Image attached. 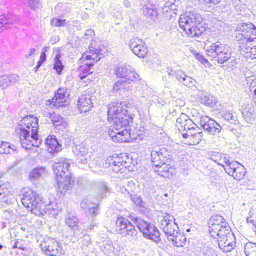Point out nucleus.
I'll use <instances>...</instances> for the list:
<instances>
[{"mask_svg":"<svg viewBox=\"0 0 256 256\" xmlns=\"http://www.w3.org/2000/svg\"><path fill=\"white\" fill-rule=\"evenodd\" d=\"M51 24L56 27L64 26L66 24V20L65 19L53 18L51 20Z\"/></svg>","mask_w":256,"mask_h":256,"instance_id":"nucleus-54","label":"nucleus"},{"mask_svg":"<svg viewBox=\"0 0 256 256\" xmlns=\"http://www.w3.org/2000/svg\"><path fill=\"white\" fill-rule=\"evenodd\" d=\"M126 110H124L122 106V104L118 102H114L110 105L108 110V120H113L116 116L124 117Z\"/></svg>","mask_w":256,"mask_h":256,"instance_id":"nucleus-23","label":"nucleus"},{"mask_svg":"<svg viewBox=\"0 0 256 256\" xmlns=\"http://www.w3.org/2000/svg\"><path fill=\"white\" fill-rule=\"evenodd\" d=\"M46 212L48 213V214H52L53 216L57 215L58 214V211L57 210L52 207V205L48 206L46 208Z\"/></svg>","mask_w":256,"mask_h":256,"instance_id":"nucleus-59","label":"nucleus"},{"mask_svg":"<svg viewBox=\"0 0 256 256\" xmlns=\"http://www.w3.org/2000/svg\"><path fill=\"white\" fill-rule=\"evenodd\" d=\"M240 48L241 54L246 58H256V41L240 40Z\"/></svg>","mask_w":256,"mask_h":256,"instance_id":"nucleus-14","label":"nucleus"},{"mask_svg":"<svg viewBox=\"0 0 256 256\" xmlns=\"http://www.w3.org/2000/svg\"><path fill=\"white\" fill-rule=\"evenodd\" d=\"M66 224L70 228L76 227L78 224V220L74 213L68 212L66 216Z\"/></svg>","mask_w":256,"mask_h":256,"instance_id":"nucleus-41","label":"nucleus"},{"mask_svg":"<svg viewBox=\"0 0 256 256\" xmlns=\"http://www.w3.org/2000/svg\"><path fill=\"white\" fill-rule=\"evenodd\" d=\"M244 252L246 256H256V243H247L244 246Z\"/></svg>","mask_w":256,"mask_h":256,"instance_id":"nucleus-48","label":"nucleus"},{"mask_svg":"<svg viewBox=\"0 0 256 256\" xmlns=\"http://www.w3.org/2000/svg\"><path fill=\"white\" fill-rule=\"evenodd\" d=\"M14 249V248H18L20 250H26L27 248L25 247L22 246L20 243L19 242H16L14 244V246H12Z\"/></svg>","mask_w":256,"mask_h":256,"instance_id":"nucleus-63","label":"nucleus"},{"mask_svg":"<svg viewBox=\"0 0 256 256\" xmlns=\"http://www.w3.org/2000/svg\"><path fill=\"white\" fill-rule=\"evenodd\" d=\"M199 130L198 128H196L194 126V128L188 130L186 133H182V135L184 138L189 139L190 136H193V134H196V130L199 131Z\"/></svg>","mask_w":256,"mask_h":256,"instance_id":"nucleus-57","label":"nucleus"},{"mask_svg":"<svg viewBox=\"0 0 256 256\" xmlns=\"http://www.w3.org/2000/svg\"><path fill=\"white\" fill-rule=\"evenodd\" d=\"M14 21L15 19L12 15L0 16V33L6 30L9 25L12 24Z\"/></svg>","mask_w":256,"mask_h":256,"instance_id":"nucleus-36","label":"nucleus"},{"mask_svg":"<svg viewBox=\"0 0 256 256\" xmlns=\"http://www.w3.org/2000/svg\"><path fill=\"white\" fill-rule=\"evenodd\" d=\"M42 250L50 256H60L62 248L58 243L54 239L48 238L41 244Z\"/></svg>","mask_w":256,"mask_h":256,"instance_id":"nucleus-17","label":"nucleus"},{"mask_svg":"<svg viewBox=\"0 0 256 256\" xmlns=\"http://www.w3.org/2000/svg\"><path fill=\"white\" fill-rule=\"evenodd\" d=\"M54 126L58 130H63L68 126V123L58 114H54L52 119Z\"/></svg>","mask_w":256,"mask_h":256,"instance_id":"nucleus-37","label":"nucleus"},{"mask_svg":"<svg viewBox=\"0 0 256 256\" xmlns=\"http://www.w3.org/2000/svg\"><path fill=\"white\" fill-rule=\"evenodd\" d=\"M220 114L225 120H228L231 124H234L236 121V116H234L232 113L226 110H222L220 112Z\"/></svg>","mask_w":256,"mask_h":256,"instance_id":"nucleus-49","label":"nucleus"},{"mask_svg":"<svg viewBox=\"0 0 256 256\" xmlns=\"http://www.w3.org/2000/svg\"><path fill=\"white\" fill-rule=\"evenodd\" d=\"M254 108L249 105H246L242 109V114L246 122L252 123L254 120Z\"/></svg>","mask_w":256,"mask_h":256,"instance_id":"nucleus-38","label":"nucleus"},{"mask_svg":"<svg viewBox=\"0 0 256 256\" xmlns=\"http://www.w3.org/2000/svg\"><path fill=\"white\" fill-rule=\"evenodd\" d=\"M218 240L220 248L224 252H228L236 246V238L231 229L224 231L216 238Z\"/></svg>","mask_w":256,"mask_h":256,"instance_id":"nucleus-8","label":"nucleus"},{"mask_svg":"<svg viewBox=\"0 0 256 256\" xmlns=\"http://www.w3.org/2000/svg\"><path fill=\"white\" fill-rule=\"evenodd\" d=\"M116 226L118 233L124 236L135 238L138 234V231L134 226L126 218L122 217L118 218Z\"/></svg>","mask_w":256,"mask_h":256,"instance_id":"nucleus-9","label":"nucleus"},{"mask_svg":"<svg viewBox=\"0 0 256 256\" xmlns=\"http://www.w3.org/2000/svg\"><path fill=\"white\" fill-rule=\"evenodd\" d=\"M168 239L173 245L178 248L184 247L186 244L187 241L186 236L180 233V232H178L176 234H173Z\"/></svg>","mask_w":256,"mask_h":256,"instance_id":"nucleus-32","label":"nucleus"},{"mask_svg":"<svg viewBox=\"0 0 256 256\" xmlns=\"http://www.w3.org/2000/svg\"><path fill=\"white\" fill-rule=\"evenodd\" d=\"M70 92L66 88H60L55 94L52 100H47L46 104L56 107L57 108L66 107L70 102Z\"/></svg>","mask_w":256,"mask_h":256,"instance_id":"nucleus-10","label":"nucleus"},{"mask_svg":"<svg viewBox=\"0 0 256 256\" xmlns=\"http://www.w3.org/2000/svg\"><path fill=\"white\" fill-rule=\"evenodd\" d=\"M236 30L242 36L240 40H253L256 39V27L251 22L240 24Z\"/></svg>","mask_w":256,"mask_h":256,"instance_id":"nucleus-12","label":"nucleus"},{"mask_svg":"<svg viewBox=\"0 0 256 256\" xmlns=\"http://www.w3.org/2000/svg\"><path fill=\"white\" fill-rule=\"evenodd\" d=\"M78 106L81 114L88 112L93 106L92 96L90 95L82 96L78 100Z\"/></svg>","mask_w":256,"mask_h":256,"instance_id":"nucleus-27","label":"nucleus"},{"mask_svg":"<svg viewBox=\"0 0 256 256\" xmlns=\"http://www.w3.org/2000/svg\"><path fill=\"white\" fill-rule=\"evenodd\" d=\"M50 47L48 46H44L42 50V53L41 54L40 60L42 61V62H44L46 60V52H48V50L50 49Z\"/></svg>","mask_w":256,"mask_h":256,"instance_id":"nucleus-58","label":"nucleus"},{"mask_svg":"<svg viewBox=\"0 0 256 256\" xmlns=\"http://www.w3.org/2000/svg\"><path fill=\"white\" fill-rule=\"evenodd\" d=\"M176 126L180 131H188L190 128H194L196 124L186 114H182L176 120Z\"/></svg>","mask_w":256,"mask_h":256,"instance_id":"nucleus-24","label":"nucleus"},{"mask_svg":"<svg viewBox=\"0 0 256 256\" xmlns=\"http://www.w3.org/2000/svg\"><path fill=\"white\" fill-rule=\"evenodd\" d=\"M229 48L220 42H217L212 44L210 46L208 47L206 50V53L208 56L212 58H216V56L220 54L222 52Z\"/></svg>","mask_w":256,"mask_h":256,"instance_id":"nucleus-25","label":"nucleus"},{"mask_svg":"<svg viewBox=\"0 0 256 256\" xmlns=\"http://www.w3.org/2000/svg\"><path fill=\"white\" fill-rule=\"evenodd\" d=\"M82 250L86 252L87 250L91 245V238L88 234H85L78 240Z\"/></svg>","mask_w":256,"mask_h":256,"instance_id":"nucleus-43","label":"nucleus"},{"mask_svg":"<svg viewBox=\"0 0 256 256\" xmlns=\"http://www.w3.org/2000/svg\"><path fill=\"white\" fill-rule=\"evenodd\" d=\"M109 168L110 170L113 171L116 173L122 172V171L124 168V166L123 164V161L120 158H116V159H108Z\"/></svg>","mask_w":256,"mask_h":256,"instance_id":"nucleus-34","label":"nucleus"},{"mask_svg":"<svg viewBox=\"0 0 256 256\" xmlns=\"http://www.w3.org/2000/svg\"><path fill=\"white\" fill-rule=\"evenodd\" d=\"M131 200L138 206H140L141 208L144 207L145 203L142 201L140 197L136 195H132Z\"/></svg>","mask_w":256,"mask_h":256,"instance_id":"nucleus-55","label":"nucleus"},{"mask_svg":"<svg viewBox=\"0 0 256 256\" xmlns=\"http://www.w3.org/2000/svg\"><path fill=\"white\" fill-rule=\"evenodd\" d=\"M196 58L200 62H202V63H204L208 62V60H206V58L204 57V56L198 53L194 54Z\"/></svg>","mask_w":256,"mask_h":256,"instance_id":"nucleus-62","label":"nucleus"},{"mask_svg":"<svg viewBox=\"0 0 256 256\" xmlns=\"http://www.w3.org/2000/svg\"><path fill=\"white\" fill-rule=\"evenodd\" d=\"M217 60L220 64L228 62L227 66L230 69H233L238 64L236 58L232 56V52L228 48L216 56Z\"/></svg>","mask_w":256,"mask_h":256,"instance_id":"nucleus-20","label":"nucleus"},{"mask_svg":"<svg viewBox=\"0 0 256 256\" xmlns=\"http://www.w3.org/2000/svg\"><path fill=\"white\" fill-rule=\"evenodd\" d=\"M202 132L196 130V134H193V136H190V138L188 140V143L190 145H196L200 144L202 139Z\"/></svg>","mask_w":256,"mask_h":256,"instance_id":"nucleus-45","label":"nucleus"},{"mask_svg":"<svg viewBox=\"0 0 256 256\" xmlns=\"http://www.w3.org/2000/svg\"><path fill=\"white\" fill-rule=\"evenodd\" d=\"M60 54H58L54 58L55 62L54 64V69L56 71L58 74H60L62 73V70L64 69V66L61 62L60 58Z\"/></svg>","mask_w":256,"mask_h":256,"instance_id":"nucleus-50","label":"nucleus"},{"mask_svg":"<svg viewBox=\"0 0 256 256\" xmlns=\"http://www.w3.org/2000/svg\"><path fill=\"white\" fill-rule=\"evenodd\" d=\"M198 256H217L214 250L208 246L200 248L197 252Z\"/></svg>","mask_w":256,"mask_h":256,"instance_id":"nucleus-46","label":"nucleus"},{"mask_svg":"<svg viewBox=\"0 0 256 256\" xmlns=\"http://www.w3.org/2000/svg\"><path fill=\"white\" fill-rule=\"evenodd\" d=\"M116 74L120 78H124L128 81L134 82L140 80V76L130 66L120 65L116 69Z\"/></svg>","mask_w":256,"mask_h":256,"instance_id":"nucleus-15","label":"nucleus"},{"mask_svg":"<svg viewBox=\"0 0 256 256\" xmlns=\"http://www.w3.org/2000/svg\"><path fill=\"white\" fill-rule=\"evenodd\" d=\"M58 191L62 194H65L72 188L71 176L56 178Z\"/></svg>","mask_w":256,"mask_h":256,"instance_id":"nucleus-33","label":"nucleus"},{"mask_svg":"<svg viewBox=\"0 0 256 256\" xmlns=\"http://www.w3.org/2000/svg\"><path fill=\"white\" fill-rule=\"evenodd\" d=\"M70 160L68 159L61 158L56 162L53 168L56 178L70 177Z\"/></svg>","mask_w":256,"mask_h":256,"instance_id":"nucleus-13","label":"nucleus"},{"mask_svg":"<svg viewBox=\"0 0 256 256\" xmlns=\"http://www.w3.org/2000/svg\"><path fill=\"white\" fill-rule=\"evenodd\" d=\"M200 97V98L201 102L206 106H212L216 104V98L212 95L208 94H204L202 93Z\"/></svg>","mask_w":256,"mask_h":256,"instance_id":"nucleus-42","label":"nucleus"},{"mask_svg":"<svg viewBox=\"0 0 256 256\" xmlns=\"http://www.w3.org/2000/svg\"><path fill=\"white\" fill-rule=\"evenodd\" d=\"M28 6L31 10L34 11H37L42 8L40 0H29Z\"/></svg>","mask_w":256,"mask_h":256,"instance_id":"nucleus-53","label":"nucleus"},{"mask_svg":"<svg viewBox=\"0 0 256 256\" xmlns=\"http://www.w3.org/2000/svg\"><path fill=\"white\" fill-rule=\"evenodd\" d=\"M209 232L212 236L216 238L221 234L230 228L226 220L220 215L212 216L208 222Z\"/></svg>","mask_w":256,"mask_h":256,"instance_id":"nucleus-7","label":"nucleus"},{"mask_svg":"<svg viewBox=\"0 0 256 256\" xmlns=\"http://www.w3.org/2000/svg\"><path fill=\"white\" fill-rule=\"evenodd\" d=\"M101 56L100 50L93 46H90L88 50L83 54L82 59L84 60H90V62L86 63L79 68L78 70V76L81 80H83L88 75L93 73L92 68L94 66V62H96L102 58Z\"/></svg>","mask_w":256,"mask_h":256,"instance_id":"nucleus-4","label":"nucleus"},{"mask_svg":"<svg viewBox=\"0 0 256 256\" xmlns=\"http://www.w3.org/2000/svg\"><path fill=\"white\" fill-rule=\"evenodd\" d=\"M19 77L16 74L4 75L0 76V88L4 90L16 82Z\"/></svg>","mask_w":256,"mask_h":256,"instance_id":"nucleus-30","label":"nucleus"},{"mask_svg":"<svg viewBox=\"0 0 256 256\" xmlns=\"http://www.w3.org/2000/svg\"><path fill=\"white\" fill-rule=\"evenodd\" d=\"M200 124L204 130L212 135H216L221 130V126L218 123L206 116L200 117Z\"/></svg>","mask_w":256,"mask_h":256,"instance_id":"nucleus-18","label":"nucleus"},{"mask_svg":"<svg viewBox=\"0 0 256 256\" xmlns=\"http://www.w3.org/2000/svg\"><path fill=\"white\" fill-rule=\"evenodd\" d=\"M4 204H9L8 198L4 194L0 192V205L3 206Z\"/></svg>","mask_w":256,"mask_h":256,"instance_id":"nucleus-60","label":"nucleus"},{"mask_svg":"<svg viewBox=\"0 0 256 256\" xmlns=\"http://www.w3.org/2000/svg\"><path fill=\"white\" fill-rule=\"evenodd\" d=\"M209 158L212 160L214 161L216 163H217L218 165L220 164L219 162L222 160V154L220 152H212L208 154Z\"/></svg>","mask_w":256,"mask_h":256,"instance_id":"nucleus-51","label":"nucleus"},{"mask_svg":"<svg viewBox=\"0 0 256 256\" xmlns=\"http://www.w3.org/2000/svg\"><path fill=\"white\" fill-rule=\"evenodd\" d=\"M114 124L110 126L108 134L112 140L117 142H130L136 138L132 134L127 126L130 120L126 116L124 117L116 116L114 120Z\"/></svg>","mask_w":256,"mask_h":256,"instance_id":"nucleus-2","label":"nucleus"},{"mask_svg":"<svg viewBox=\"0 0 256 256\" xmlns=\"http://www.w3.org/2000/svg\"><path fill=\"white\" fill-rule=\"evenodd\" d=\"M22 202L28 210L35 214V211L40 208L42 200L36 192L31 190L24 189Z\"/></svg>","mask_w":256,"mask_h":256,"instance_id":"nucleus-6","label":"nucleus"},{"mask_svg":"<svg viewBox=\"0 0 256 256\" xmlns=\"http://www.w3.org/2000/svg\"><path fill=\"white\" fill-rule=\"evenodd\" d=\"M36 52V49L34 48L30 49L28 54L26 55V58L28 59H34V55Z\"/></svg>","mask_w":256,"mask_h":256,"instance_id":"nucleus-61","label":"nucleus"},{"mask_svg":"<svg viewBox=\"0 0 256 256\" xmlns=\"http://www.w3.org/2000/svg\"><path fill=\"white\" fill-rule=\"evenodd\" d=\"M100 248L106 254H110L114 251V247L109 240H106L100 244Z\"/></svg>","mask_w":256,"mask_h":256,"instance_id":"nucleus-47","label":"nucleus"},{"mask_svg":"<svg viewBox=\"0 0 256 256\" xmlns=\"http://www.w3.org/2000/svg\"><path fill=\"white\" fill-rule=\"evenodd\" d=\"M154 170L158 174V175L164 178H170L172 176L174 170L170 165L167 164L166 162H164L160 164V166L155 167Z\"/></svg>","mask_w":256,"mask_h":256,"instance_id":"nucleus-29","label":"nucleus"},{"mask_svg":"<svg viewBox=\"0 0 256 256\" xmlns=\"http://www.w3.org/2000/svg\"><path fill=\"white\" fill-rule=\"evenodd\" d=\"M48 150L50 153L54 154L62 150V146L59 144L56 136H50L46 140Z\"/></svg>","mask_w":256,"mask_h":256,"instance_id":"nucleus-28","label":"nucleus"},{"mask_svg":"<svg viewBox=\"0 0 256 256\" xmlns=\"http://www.w3.org/2000/svg\"><path fill=\"white\" fill-rule=\"evenodd\" d=\"M16 147L10 143L6 142H0V154H12L16 150Z\"/></svg>","mask_w":256,"mask_h":256,"instance_id":"nucleus-40","label":"nucleus"},{"mask_svg":"<svg viewBox=\"0 0 256 256\" xmlns=\"http://www.w3.org/2000/svg\"><path fill=\"white\" fill-rule=\"evenodd\" d=\"M230 166H232L227 168L226 170V172L228 174L238 180L244 178L246 172L243 166L236 162H234Z\"/></svg>","mask_w":256,"mask_h":256,"instance_id":"nucleus-21","label":"nucleus"},{"mask_svg":"<svg viewBox=\"0 0 256 256\" xmlns=\"http://www.w3.org/2000/svg\"><path fill=\"white\" fill-rule=\"evenodd\" d=\"M54 114H55V113L52 114V112H46V111H45L44 112V116L46 117L49 118L51 120L53 117V116H54Z\"/></svg>","mask_w":256,"mask_h":256,"instance_id":"nucleus-64","label":"nucleus"},{"mask_svg":"<svg viewBox=\"0 0 256 256\" xmlns=\"http://www.w3.org/2000/svg\"><path fill=\"white\" fill-rule=\"evenodd\" d=\"M170 156L168 152L165 149L158 151L152 150L151 154L152 162L154 167L160 166V164L166 162Z\"/></svg>","mask_w":256,"mask_h":256,"instance_id":"nucleus-22","label":"nucleus"},{"mask_svg":"<svg viewBox=\"0 0 256 256\" xmlns=\"http://www.w3.org/2000/svg\"><path fill=\"white\" fill-rule=\"evenodd\" d=\"M221 161H222L224 164H226L225 166L221 164H220L224 168L226 172L227 168L231 167L232 166H231L234 162H236V161H230V156L228 155L225 154H222Z\"/></svg>","mask_w":256,"mask_h":256,"instance_id":"nucleus-52","label":"nucleus"},{"mask_svg":"<svg viewBox=\"0 0 256 256\" xmlns=\"http://www.w3.org/2000/svg\"><path fill=\"white\" fill-rule=\"evenodd\" d=\"M82 208L92 217L98 214V206L96 204L92 203L88 199H85L80 204Z\"/></svg>","mask_w":256,"mask_h":256,"instance_id":"nucleus-31","label":"nucleus"},{"mask_svg":"<svg viewBox=\"0 0 256 256\" xmlns=\"http://www.w3.org/2000/svg\"><path fill=\"white\" fill-rule=\"evenodd\" d=\"M46 173V169L44 167H38L32 170L30 174V178L33 182L38 180Z\"/></svg>","mask_w":256,"mask_h":256,"instance_id":"nucleus-39","label":"nucleus"},{"mask_svg":"<svg viewBox=\"0 0 256 256\" xmlns=\"http://www.w3.org/2000/svg\"><path fill=\"white\" fill-rule=\"evenodd\" d=\"M100 193L102 197H104L106 194L109 192V190L106 184L104 182H102L99 184Z\"/></svg>","mask_w":256,"mask_h":256,"instance_id":"nucleus-56","label":"nucleus"},{"mask_svg":"<svg viewBox=\"0 0 256 256\" xmlns=\"http://www.w3.org/2000/svg\"><path fill=\"white\" fill-rule=\"evenodd\" d=\"M129 46L132 52L139 58H144L148 54V50L144 42L138 38H133L130 40Z\"/></svg>","mask_w":256,"mask_h":256,"instance_id":"nucleus-19","label":"nucleus"},{"mask_svg":"<svg viewBox=\"0 0 256 256\" xmlns=\"http://www.w3.org/2000/svg\"><path fill=\"white\" fill-rule=\"evenodd\" d=\"M127 84L126 80H119L114 84L113 90L118 94H122L126 88Z\"/></svg>","mask_w":256,"mask_h":256,"instance_id":"nucleus-44","label":"nucleus"},{"mask_svg":"<svg viewBox=\"0 0 256 256\" xmlns=\"http://www.w3.org/2000/svg\"><path fill=\"white\" fill-rule=\"evenodd\" d=\"M160 228L168 238L173 234L180 232L178 226L175 222V218L170 214H166L160 222Z\"/></svg>","mask_w":256,"mask_h":256,"instance_id":"nucleus-11","label":"nucleus"},{"mask_svg":"<svg viewBox=\"0 0 256 256\" xmlns=\"http://www.w3.org/2000/svg\"><path fill=\"white\" fill-rule=\"evenodd\" d=\"M74 154L78 158H85L88 154V148L84 142H78L74 143V147L73 148Z\"/></svg>","mask_w":256,"mask_h":256,"instance_id":"nucleus-35","label":"nucleus"},{"mask_svg":"<svg viewBox=\"0 0 256 256\" xmlns=\"http://www.w3.org/2000/svg\"><path fill=\"white\" fill-rule=\"evenodd\" d=\"M136 224L145 238L157 244L161 241L160 232L154 225L139 218L136 219Z\"/></svg>","mask_w":256,"mask_h":256,"instance_id":"nucleus-5","label":"nucleus"},{"mask_svg":"<svg viewBox=\"0 0 256 256\" xmlns=\"http://www.w3.org/2000/svg\"><path fill=\"white\" fill-rule=\"evenodd\" d=\"M200 16L194 12H188L180 16L179 24L186 34L190 37H198L202 35L206 28L200 23Z\"/></svg>","mask_w":256,"mask_h":256,"instance_id":"nucleus-3","label":"nucleus"},{"mask_svg":"<svg viewBox=\"0 0 256 256\" xmlns=\"http://www.w3.org/2000/svg\"><path fill=\"white\" fill-rule=\"evenodd\" d=\"M38 130L37 118L27 116L20 120L16 132L19 135L23 148L30 150L33 146L38 148L40 146L42 140L38 138Z\"/></svg>","mask_w":256,"mask_h":256,"instance_id":"nucleus-1","label":"nucleus"},{"mask_svg":"<svg viewBox=\"0 0 256 256\" xmlns=\"http://www.w3.org/2000/svg\"><path fill=\"white\" fill-rule=\"evenodd\" d=\"M168 72L169 76L172 78L176 77V79L183 85L188 88H192L195 86L196 82L191 77L186 74L182 70H174L172 68H168Z\"/></svg>","mask_w":256,"mask_h":256,"instance_id":"nucleus-16","label":"nucleus"},{"mask_svg":"<svg viewBox=\"0 0 256 256\" xmlns=\"http://www.w3.org/2000/svg\"><path fill=\"white\" fill-rule=\"evenodd\" d=\"M143 14L147 18L154 20L158 17V8L156 5L150 2H147L142 8Z\"/></svg>","mask_w":256,"mask_h":256,"instance_id":"nucleus-26","label":"nucleus"}]
</instances>
